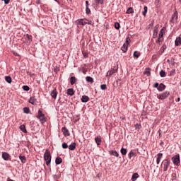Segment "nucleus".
<instances>
[{
  "instance_id": "1",
  "label": "nucleus",
  "mask_w": 181,
  "mask_h": 181,
  "mask_svg": "<svg viewBox=\"0 0 181 181\" xmlns=\"http://www.w3.org/2000/svg\"><path fill=\"white\" fill-rule=\"evenodd\" d=\"M44 160H45L47 166H49L52 162V155L50 154V151L47 149L44 153Z\"/></svg>"
},
{
  "instance_id": "2",
  "label": "nucleus",
  "mask_w": 181,
  "mask_h": 181,
  "mask_svg": "<svg viewBox=\"0 0 181 181\" xmlns=\"http://www.w3.org/2000/svg\"><path fill=\"white\" fill-rule=\"evenodd\" d=\"M76 23L78 25V26H84L86 25H91L92 21H88L86 18H82V19H78L76 21Z\"/></svg>"
},
{
  "instance_id": "3",
  "label": "nucleus",
  "mask_w": 181,
  "mask_h": 181,
  "mask_svg": "<svg viewBox=\"0 0 181 181\" xmlns=\"http://www.w3.org/2000/svg\"><path fill=\"white\" fill-rule=\"evenodd\" d=\"M161 166L163 168V172H167L168 169H169V166H170V159L166 158L163 160Z\"/></svg>"
},
{
  "instance_id": "4",
  "label": "nucleus",
  "mask_w": 181,
  "mask_h": 181,
  "mask_svg": "<svg viewBox=\"0 0 181 181\" xmlns=\"http://www.w3.org/2000/svg\"><path fill=\"white\" fill-rule=\"evenodd\" d=\"M118 71V65L114 64V65L112 66L111 70L108 71L107 73V77H111L113 74H115Z\"/></svg>"
},
{
  "instance_id": "5",
  "label": "nucleus",
  "mask_w": 181,
  "mask_h": 181,
  "mask_svg": "<svg viewBox=\"0 0 181 181\" xmlns=\"http://www.w3.org/2000/svg\"><path fill=\"white\" fill-rule=\"evenodd\" d=\"M165 33V28H163L158 35V39L156 41L159 45H162V42H163V34Z\"/></svg>"
},
{
  "instance_id": "6",
  "label": "nucleus",
  "mask_w": 181,
  "mask_h": 181,
  "mask_svg": "<svg viewBox=\"0 0 181 181\" xmlns=\"http://www.w3.org/2000/svg\"><path fill=\"white\" fill-rule=\"evenodd\" d=\"M171 159L173 163L176 165V166H179L180 165V156L179 154L174 156Z\"/></svg>"
},
{
  "instance_id": "7",
  "label": "nucleus",
  "mask_w": 181,
  "mask_h": 181,
  "mask_svg": "<svg viewBox=\"0 0 181 181\" xmlns=\"http://www.w3.org/2000/svg\"><path fill=\"white\" fill-rule=\"evenodd\" d=\"M169 95H170V92L165 91L163 93H160V95H158L157 98H158V100H165V98H168Z\"/></svg>"
},
{
  "instance_id": "8",
  "label": "nucleus",
  "mask_w": 181,
  "mask_h": 181,
  "mask_svg": "<svg viewBox=\"0 0 181 181\" xmlns=\"http://www.w3.org/2000/svg\"><path fill=\"white\" fill-rule=\"evenodd\" d=\"M37 118L40 119L41 122H46V118L45 117V114L42 112V110H38V115H37Z\"/></svg>"
},
{
  "instance_id": "9",
  "label": "nucleus",
  "mask_w": 181,
  "mask_h": 181,
  "mask_svg": "<svg viewBox=\"0 0 181 181\" xmlns=\"http://www.w3.org/2000/svg\"><path fill=\"white\" fill-rule=\"evenodd\" d=\"M2 158L4 160H9L11 159V155L6 152H3L2 153Z\"/></svg>"
},
{
  "instance_id": "10",
  "label": "nucleus",
  "mask_w": 181,
  "mask_h": 181,
  "mask_svg": "<svg viewBox=\"0 0 181 181\" xmlns=\"http://www.w3.org/2000/svg\"><path fill=\"white\" fill-rule=\"evenodd\" d=\"M165 88H166V86L161 83L158 85V87L157 88V90H158V91L161 93L162 91H165Z\"/></svg>"
},
{
  "instance_id": "11",
  "label": "nucleus",
  "mask_w": 181,
  "mask_h": 181,
  "mask_svg": "<svg viewBox=\"0 0 181 181\" xmlns=\"http://www.w3.org/2000/svg\"><path fill=\"white\" fill-rule=\"evenodd\" d=\"M57 94H59V93L57 92V90H56V89H53L50 93L51 97H52V98H54V100H56V98H57Z\"/></svg>"
},
{
  "instance_id": "12",
  "label": "nucleus",
  "mask_w": 181,
  "mask_h": 181,
  "mask_svg": "<svg viewBox=\"0 0 181 181\" xmlns=\"http://www.w3.org/2000/svg\"><path fill=\"white\" fill-rule=\"evenodd\" d=\"M166 50V47H160V48H158L157 50V54H159V56H162L163 54V52Z\"/></svg>"
},
{
  "instance_id": "13",
  "label": "nucleus",
  "mask_w": 181,
  "mask_h": 181,
  "mask_svg": "<svg viewBox=\"0 0 181 181\" xmlns=\"http://www.w3.org/2000/svg\"><path fill=\"white\" fill-rule=\"evenodd\" d=\"M163 157V153H158L157 154V158H156V163H157V165H159V163H160V160L162 159Z\"/></svg>"
},
{
  "instance_id": "14",
  "label": "nucleus",
  "mask_w": 181,
  "mask_h": 181,
  "mask_svg": "<svg viewBox=\"0 0 181 181\" xmlns=\"http://www.w3.org/2000/svg\"><path fill=\"white\" fill-rule=\"evenodd\" d=\"M62 131L64 135V136H70V132H69V129L66 127H62Z\"/></svg>"
},
{
  "instance_id": "15",
  "label": "nucleus",
  "mask_w": 181,
  "mask_h": 181,
  "mask_svg": "<svg viewBox=\"0 0 181 181\" xmlns=\"http://www.w3.org/2000/svg\"><path fill=\"white\" fill-rule=\"evenodd\" d=\"M109 153L112 156H116V158H118V156H119V154L118 153V152H117V151L115 150H112L109 151Z\"/></svg>"
},
{
  "instance_id": "16",
  "label": "nucleus",
  "mask_w": 181,
  "mask_h": 181,
  "mask_svg": "<svg viewBox=\"0 0 181 181\" xmlns=\"http://www.w3.org/2000/svg\"><path fill=\"white\" fill-rule=\"evenodd\" d=\"M66 94L68 95H71V96L74 95V88H69V89H67Z\"/></svg>"
},
{
  "instance_id": "17",
  "label": "nucleus",
  "mask_w": 181,
  "mask_h": 181,
  "mask_svg": "<svg viewBox=\"0 0 181 181\" xmlns=\"http://www.w3.org/2000/svg\"><path fill=\"white\" fill-rule=\"evenodd\" d=\"M37 100L35 97H31V98H30L28 102L30 103V104L35 105L36 104Z\"/></svg>"
},
{
  "instance_id": "18",
  "label": "nucleus",
  "mask_w": 181,
  "mask_h": 181,
  "mask_svg": "<svg viewBox=\"0 0 181 181\" xmlns=\"http://www.w3.org/2000/svg\"><path fill=\"white\" fill-rule=\"evenodd\" d=\"M20 129L23 132L24 134H28V130H26V126L25 124H21L20 126Z\"/></svg>"
},
{
  "instance_id": "19",
  "label": "nucleus",
  "mask_w": 181,
  "mask_h": 181,
  "mask_svg": "<svg viewBox=\"0 0 181 181\" xmlns=\"http://www.w3.org/2000/svg\"><path fill=\"white\" fill-rule=\"evenodd\" d=\"M177 21V11H175V13L172 16V21L176 22Z\"/></svg>"
},
{
  "instance_id": "20",
  "label": "nucleus",
  "mask_w": 181,
  "mask_h": 181,
  "mask_svg": "<svg viewBox=\"0 0 181 181\" xmlns=\"http://www.w3.org/2000/svg\"><path fill=\"white\" fill-rule=\"evenodd\" d=\"M90 100V98L87 95H83L81 98L82 103H88Z\"/></svg>"
},
{
  "instance_id": "21",
  "label": "nucleus",
  "mask_w": 181,
  "mask_h": 181,
  "mask_svg": "<svg viewBox=\"0 0 181 181\" xmlns=\"http://www.w3.org/2000/svg\"><path fill=\"white\" fill-rule=\"evenodd\" d=\"M95 141L98 146L101 145V136H96L95 138Z\"/></svg>"
},
{
  "instance_id": "22",
  "label": "nucleus",
  "mask_w": 181,
  "mask_h": 181,
  "mask_svg": "<svg viewBox=\"0 0 181 181\" xmlns=\"http://www.w3.org/2000/svg\"><path fill=\"white\" fill-rule=\"evenodd\" d=\"M138 177H139V174H138L137 173H134L132 177V181H136V179H138Z\"/></svg>"
},
{
  "instance_id": "23",
  "label": "nucleus",
  "mask_w": 181,
  "mask_h": 181,
  "mask_svg": "<svg viewBox=\"0 0 181 181\" xmlns=\"http://www.w3.org/2000/svg\"><path fill=\"white\" fill-rule=\"evenodd\" d=\"M63 162V159H62L59 156L57 157L55 159V164L60 165Z\"/></svg>"
},
{
  "instance_id": "24",
  "label": "nucleus",
  "mask_w": 181,
  "mask_h": 181,
  "mask_svg": "<svg viewBox=\"0 0 181 181\" xmlns=\"http://www.w3.org/2000/svg\"><path fill=\"white\" fill-rule=\"evenodd\" d=\"M144 74L146 76H148V77H149L151 76V68L149 67L146 68L144 71Z\"/></svg>"
},
{
  "instance_id": "25",
  "label": "nucleus",
  "mask_w": 181,
  "mask_h": 181,
  "mask_svg": "<svg viewBox=\"0 0 181 181\" xmlns=\"http://www.w3.org/2000/svg\"><path fill=\"white\" fill-rule=\"evenodd\" d=\"M19 159H20L21 163H26V156L20 155L19 156Z\"/></svg>"
},
{
  "instance_id": "26",
  "label": "nucleus",
  "mask_w": 181,
  "mask_h": 181,
  "mask_svg": "<svg viewBox=\"0 0 181 181\" xmlns=\"http://www.w3.org/2000/svg\"><path fill=\"white\" fill-rule=\"evenodd\" d=\"M76 81H77V79L74 76H71L70 78L71 86H74V84H76Z\"/></svg>"
},
{
  "instance_id": "27",
  "label": "nucleus",
  "mask_w": 181,
  "mask_h": 181,
  "mask_svg": "<svg viewBox=\"0 0 181 181\" xmlns=\"http://www.w3.org/2000/svg\"><path fill=\"white\" fill-rule=\"evenodd\" d=\"M175 46H180V45H181V37H177L175 41Z\"/></svg>"
},
{
  "instance_id": "28",
  "label": "nucleus",
  "mask_w": 181,
  "mask_h": 181,
  "mask_svg": "<svg viewBox=\"0 0 181 181\" xmlns=\"http://www.w3.org/2000/svg\"><path fill=\"white\" fill-rule=\"evenodd\" d=\"M69 151H74L76 149V142H72L69 146Z\"/></svg>"
},
{
  "instance_id": "29",
  "label": "nucleus",
  "mask_w": 181,
  "mask_h": 181,
  "mask_svg": "<svg viewBox=\"0 0 181 181\" xmlns=\"http://www.w3.org/2000/svg\"><path fill=\"white\" fill-rule=\"evenodd\" d=\"M25 39H27V45H29V43H30V42H32V35L27 34L25 35Z\"/></svg>"
},
{
  "instance_id": "30",
  "label": "nucleus",
  "mask_w": 181,
  "mask_h": 181,
  "mask_svg": "<svg viewBox=\"0 0 181 181\" xmlns=\"http://www.w3.org/2000/svg\"><path fill=\"white\" fill-rule=\"evenodd\" d=\"M95 4L98 5H104V0H94Z\"/></svg>"
},
{
  "instance_id": "31",
  "label": "nucleus",
  "mask_w": 181,
  "mask_h": 181,
  "mask_svg": "<svg viewBox=\"0 0 181 181\" xmlns=\"http://www.w3.org/2000/svg\"><path fill=\"white\" fill-rule=\"evenodd\" d=\"M86 80L88 83H94V79L91 76H86Z\"/></svg>"
},
{
  "instance_id": "32",
  "label": "nucleus",
  "mask_w": 181,
  "mask_h": 181,
  "mask_svg": "<svg viewBox=\"0 0 181 181\" xmlns=\"http://www.w3.org/2000/svg\"><path fill=\"white\" fill-rule=\"evenodd\" d=\"M5 81L6 83H8V84H11V83H12V78H11V76H6Z\"/></svg>"
},
{
  "instance_id": "33",
  "label": "nucleus",
  "mask_w": 181,
  "mask_h": 181,
  "mask_svg": "<svg viewBox=\"0 0 181 181\" xmlns=\"http://www.w3.org/2000/svg\"><path fill=\"white\" fill-rule=\"evenodd\" d=\"M23 112L25 114H29V112H30V109H29L28 107H23Z\"/></svg>"
},
{
  "instance_id": "34",
  "label": "nucleus",
  "mask_w": 181,
  "mask_h": 181,
  "mask_svg": "<svg viewBox=\"0 0 181 181\" xmlns=\"http://www.w3.org/2000/svg\"><path fill=\"white\" fill-rule=\"evenodd\" d=\"M121 50H122L123 53H127L128 50V46H122Z\"/></svg>"
},
{
  "instance_id": "35",
  "label": "nucleus",
  "mask_w": 181,
  "mask_h": 181,
  "mask_svg": "<svg viewBox=\"0 0 181 181\" xmlns=\"http://www.w3.org/2000/svg\"><path fill=\"white\" fill-rule=\"evenodd\" d=\"M158 36V27L153 30V37H156Z\"/></svg>"
},
{
  "instance_id": "36",
  "label": "nucleus",
  "mask_w": 181,
  "mask_h": 181,
  "mask_svg": "<svg viewBox=\"0 0 181 181\" xmlns=\"http://www.w3.org/2000/svg\"><path fill=\"white\" fill-rule=\"evenodd\" d=\"M134 57H136V59H138L141 56V54L138 52L137 51H135L133 54Z\"/></svg>"
},
{
  "instance_id": "37",
  "label": "nucleus",
  "mask_w": 181,
  "mask_h": 181,
  "mask_svg": "<svg viewBox=\"0 0 181 181\" xmlns=\"http://www.w3.org/2000/svg\"><path fill=\"white\" fill-rule=\"evenodd\" d=\"M120 152L122 153V155H127V148H122L120 149Z\"/></svg>"
},
{
  "instance_id": "38",
  "label": "nucleus",
  "mask_w": 181,
  "mask_h": 181,
  "mask_svg": "<svg viewBox=\"0 0 181 181\" xmlns=\"http://www.w3.org/2000/svg\"><path fill=\"white\" fill-rule=\"evenodd\" d=\"M130 42H131V39L127 37L126 38V42L123 44V46H128V45H129Z\"/></svg>"
},
{
  "instance_id": "39",
  "label": "nucleus",
  "mask_w": 181,
  "mask_h": 181,
  "mask_svg": "<svg viewBox=\"0 0 181 181\" xmlns=\"http://www.w3.org/2000/svg\"><path fill=\"white\" fill-rule=\"evenodd\" d=\"M144 11L142 13L143 16H146V13L148 12V7L147 6H144Z\"/></svg>"
},
{
  "instance_id": "40",
  "label": "nucleus",
  "mask_w": 181,
  "mask_h": 181,
  "mask_svg": "<svg viewBox=\"0 0 181 181\" xmlns=\"http://www.w3.org/2000/svg\"><path fill=\"white\" fill-rule=\"evenodd\" d=\"M160 77H166V72H165V71L161 70L160 71Z\"/></svg>"
},
{
  "instance_id": "41",
  "label": "nucleus",
  "mask_w": 181,
  "mask_h": 181,
  "mask_svg": "<svg viewBox=\"0 0 181 181\" xmlns=\"http://www.w3.org/2000/svg\"><path fill=\"white\" fill-rule=\"evenodd\" d=\"M126 13H128V14H129V13H134V9H133L132 8H131V7L127 9Z\"/></svg>"
},
{
  "instance_id": "42",
  "label": "nucleus",
  "mask_w": 181,
  "mask_h": 181,
  "mask_svg": "<svg viewBox=\"0 0 181 181\" xmlns=\"http://www.w3.org/2000/svg\"><path fill=\"white\" fill-rule=\"evenodd\" d=\"M23 90H24V91H29L30 90V88H29V86H23Z\"/></svg>"
},
{
  "instance_id": "43",
  "label": "nucleus",
  "mask_w": 181,
  "mask_h": 181,
  "mask_svg": "<svg viewBox=\"0 0 181 181\" xmlns=\"http://www.w3.org/2000/svg\"><path fill=\"white\" fill-rule=\"evenodd\" d=\"M82 54H83V56L84 57V59H87L88 57V53L85 52V51H82Z\"/></svg>"
},
{
  "instance_id": "44",
  "label": "nucleus",
  "mask_w": 181,
  "mask_h": 181,
  "mask_svg": "<svg viewBox=\"0 0 181 181\" xmlns=\"http://www.w3.org/2000/svg\"><path fill=\"white\" fill-rule=\"evenodd\" d=\"M63 149H67L69 148V145H67V143L64 142L62 145Z\"/></svg>"
},
{
  "instance_id": "45",
  "label": "nucleus",
  "mask_w": 181,
  "mask_h": 181,
  "mask_svg": "<svg viewBox=\"0 0 181 181\" xmlns=\"http://www.w3.org/2000/svg\"><path fill=\"white\" fill-rule=\"evenodd\" d=\"M175 74H176V69H173L171 70L170 76H175Z\"/></svg>"
},
{
  "instance_id": "46",
  "label": "nucleus",
  "mask_w": 181,
  "mask_h": 181,
  "mask_svg": "<svg viewBox=\"0 0 181 181\" xmlns=\"http://www.w3.org/2000/svg\"><path fill=\"white\" fill-rule=\"evenodd\" d=\"M134 155H135V153H134L132 151H131L129 153V159H131V158H132V156H134Z\"/></svg>"
},
{
  "instance_id": "47",
  "label": "nucleus",
  "mask_w": 181,
  "mask_h": 181,
  "mask_svg": "<svg viewBox=\"0 0 181 181\" xmlns=\"http://www.w3.org/2000/svg\"><path fill=\"white\" fill-rule=\"evenodd\" d=\"M100 90H107V85L106 84H102L100 86Z\"/></svg>"
},
{
  "instance_id": "48",
  "label": "nucleus",
  "mask_w": 181,
  "mask_h": 181,
  "mask_svg": "<svg viewBox=\"0 0 181 181\" xmlns=\"http://www.w3.org/2000/svg\"><path fill=\"white\" fill-rule=\"evenodd\" d=\"M115 29H117V30H118V29H119L120 25H119V23H117V22L115 23Z\"/></svg>"
},
{
  "instance_id": "49",
  "label": "nucleus",
  "mask_w": 181,
  "mask_h": 181,
  "mask_svg": "<svg viewBox=\"0 0 181 181\" xmlns=\"http://www.w3.org/2000/svg\"><path fill=\"white\" fill-rule=\"evenodd\" d=\"M86 12L87 15H90V13H91V11L90 10V8L86 7Z\"/></svg>"
},
{
  "instance_id": "50",
  "label": "nucleus",
  "mask_w": 181,
  "mask_h": 181,
  "mask_svg": "<svg viewBox=\"0 0 181 181\" xmlns=\"http://www.w3.org/2000/svg\"><path fill=\"white\" fill-rule=\"evenodd\" d=\"M153 88H158L159 87V83L158 82L153 85Z\"/></svg>"
},
{
  "instance_id": "51",
  "label": "nucleus",
  "mask_w": 181,
  "mask_h": 181,
  "mask_svg": "<svg viewBox=\"0 0 181 181\" xmlns=\"http://www.w3.org/2000/svg\"><path fill=\"white\" fill-rule=\"evenodd\" d=\"M141 124H135V128H136V129H141Z\"/></svg>"
},
{
  "instance_id": "52",
  "label": "nucleus",
  "mask_w": 181,
  "mask_h": 181,
  "mask_svg": "<svg viewBox=\"0 0 181 181\" xmlns=\"http://www.w3.org/2000/svg\"><path fill=\"white\" fill-rule=\"evenodd\" d=\"M53 179L54 180H57V179H60V176L59 175H53Z\"/></svg>"
},
{
  "instance_id": "53",
  "label": "nucleus",
  "mask_w": 181,
  "mask_h": 181,
  "mask_svg": "<svg viewBox=\"0 0 181 181\" xmlns=\"http://www.w3.org/2000/svg\"><path fill=\"white\" fill-rule=\"evenodd\" d=\"M35 4H37V5H40L42 1L40 0H35Z\"/></svg>"
},
{
  "instance_id": "54",
  "label": "nucleus",
  "mask_w": 181,
  "mask_h": 181,
  "mask_svg": "<svg viewBox=\"0 0 181 181\" xmlns=\"http://www.w3.org/2000/svg\"><path fill=\"white\" fill-rule=\"evenodd\" d=\"M4 1L6 5H8V4H9V2H11V0H4Z\"/></svg>"
},
{
  "instance_id": "55",
  "label": "nucleus",
  "mask_w": 181,
  "mask_h": 181,
  "mask_svg": "<svg viewBox=\"0 0 181 181\" xmlns=\"http://www.w3.org/2000/svg\"><path fill=\"white\" fill-rule=\"evenodd\" d=\"M13 54H14V56H17L19 57V54H18V52L13 51Z\"/></svg>"
},
{
  "instance_id": "56",
  "label": "nucleus",
  "mask_w": 181,
  "mask_h": 181,
  "mask_svg": "<svg viewBox=\"0 0 181 181\" xmlns=\"http://www.w3.org/2000/svg\"><path fill=\"white\" fill-rule=\"evenodd\" d=\"M88 7V1H86V8Z\"/></svg>"
},
{
  "instance_id": "57",
  "label": "nucleus",
  "mask_w": 181,
  "mask_h": 181,
  "mask_svg": "<svg viewBox=\"0 0 181 181\" xmlns=\"http://www.w3.org/2000/svg\"><path fill=\"white\" fill-rule=\"evenodd\" d=\"M158 133H159V137L160 138V136H162V134L160 133V129L158 130Z\"/></svg>"
},
{
  "instance_id": "58",
  "label": "nucleus",
  "mask_w": 181,
  "mask_h": 181,
  "mask_svg": "<svg viewBox=\"0 0 181 181\" xmlns=\"http://www.w3.org/2000/svg\"><path fill=\"white\" fill-rule=\"evenodd\" d=\"M163 144H164L163 141H161L160 143V146H163Z\"/></svg>"
},
{
  "instance_id": "59",
  "label": "nucleus",
  "mask_w": 181,
  "mask_h": 181,
  "mask_svg": "<svg viewBox=\"0 0 181 181\" xmlns=\"http://www.w3.org/2000/svg\"><path fill=\"white\" fill-rule=\"evenodd\" d=\"M177 101L179 103V101H180V98H177Z\"/></svg>"
},
{
  "instance_id": "60",
  "label": "nucleus",
  "mask_w": 181,
  "mask_h": 181,
  "mask_svg": "<svg viewBox=\"0 0 181 181\" xmlns=\"http://www.w3.org/2000/svg\"><path fill=\"white\" fill-rule=\"evenodd\" d=\"M7 181H14V180H12V179H9V180H8Z\"/></svg>"
},
{
  "instance_id": "61",
  "label": "nucleus",
  "mask_w": 181,
  "mask_h": 181,
  "mask_svg": "<svg viewBox=\"0 0 181 181\" xmlns=\"http://www.w3.org/2000/svg\"><path fill=\"white\" fill-rule=\"evenodd\" d=\"M55 1V2H59V0H54Z\"/></svg>"
},
{
  "instance_id": "62",
  "label": "nucleus",
  "mask_w": 181,
  "mask_h": 181,
  "mask_svg": "<svg viewBox=\"0 0 181 181\" xmlns=\"http://www.w3.org/2000/svg\"><path fill=\"white\" fill-rule=\"evenodd\" d=\"M91 50H93V47H90V48Z\"/></svg>"
},
{
  "instance_id": "63",
  "label": "nucleus",
  "mask_w": 181,
  "mask_h": 181,
  "mask_svg": "<svg viewBox=\"0 0 181 181\" xmlns=\"http://www.w3.org/2000/svg\"><path fill=\"white\" fill-rule=\"evenodd\" d=\"M118 81H120V80H117V83H118Z\"/></svg>"
},
{
  "instance_id": "64",
  "label": "nucleus",
  "mask_w": 181,
  "mask_h": 181,
  "mask_svg": "<svg viewBox=\"0 0 181 181\" xmlns=\"http://www.w3.org/2000/svg\"><path fill=\"white\" fill-rule=\"evenodd\" d=\"M180 86H181V81H180Z\"/></svg>"
}]
</instances>
